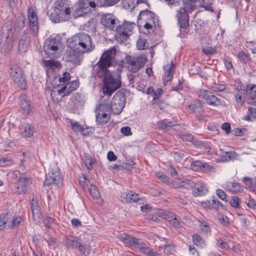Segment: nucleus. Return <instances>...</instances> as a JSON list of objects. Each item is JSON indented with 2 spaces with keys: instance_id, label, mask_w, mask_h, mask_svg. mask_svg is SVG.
Wrapping results in <instances>:
<instances>
[{
  "instance_id": "cd10ccee",
  "label": "nucleus",
  "mask_w": 256,
  "mask_h": 256,
  "mask_svg": "<svg viewBox=\"0 0 256 256\" xmlns=\"http://www.w3.org/2000/svg\"><path fill=\"white\" fill-rule=\"evenodd\" d=\"M12 48V40L10 38L6 39L4 37H2L0 44V49L2 50V52H8Z\"/></svg>"
},
{
  "instance_id": "f704fd0d",
  "label": "nucleus",
  "mask_w": 256,
  "mask_h": 256,
  "mask_svg": "<svg viewBox=\"0 0 256 256\" xmlns=\"http://www.w3.org/2000/svg\"><path fill=\"white\" fill-rule=\"evenodd\" d=\"M244 92H245L249 97L256 96V85L254 84H247L245 88L244 89Z\"/></svg>"
},
{
  "instance_id": "e2e57ef3",
  "label": "nucleus",
  "mask_w": 256,
  "mask_h": 256,
  "mask_svg": "<svg viewBox=\"0 0 256 256\" xmlns=\"http://www.w3.org/2000/svg\"><path fill=\"white\" fill-rule=\"evenodd\" d=\"M226 88L224 84L214 83L212 86V90L214 92H221L224 90Z\"/></svg>"
},
{
  "instance_id": "13d9d810",
  "label": "nucleus",
  "mask_w": 256,
  "mask_h": 256,
  "mask_svg": "<svg viewBox=\"0 0 256 256\" xmlns=\"http://www.w3.org/2000/svg\"><path fill=\"white\" fill-rule=\"evenodd\" d=\"M156 175L160 180L168 185L170 178L165 174L162 172H156Z\"/></svg>"
},
{
  "instance_id": "7ed1b4c3",
  "label": "nucleus",
  "mask_w": 256,
  "mask_h": 256,
  "mask_svg": "<svg viewBox=\"0 0 256 256\" xmlns=\"http://www.w3.org/2000/svg\"><path fill=\"white\" fill-rule=\"evenodd\" d=\"M101 0H80L76 5L73 16L76 18L96 11L99 7L104 6Z\"/></svg>"
},
{
  "instance_id": "c85d7f7f",
  "label": "nucleus",
  "mask_w": 256,
  "mask_h": 256,
  "mask_svg": "<svg viewBox=\"0 0 256 256\" xmlns=\"http://www.w3.org/2000/svg\"><path fill=\"white\" fill-rule=\"evenodd\" d=\"M154 214H158V218L160 219V218L164 216V218L166 220L170 222V220L172 219L174 216H176V214L172 212L169 211H166L163 209H158V210H154V212H152Z\"/></svg>"
},
{
  "instance_id": "052dcab7",
  "label": "nucleus",
  "mask_w": 256,
  "mask_h": 256,
  "mask_svg": "<svg viewBox=\"0 0 256 256\" xmlns=\"http://www.w3.org/2000/svg\"><path fill=\"white\" fill-rule=\"evenodd\" d=\"M192 240L196 246H200L204 244V240L198 234H193Z\"/></svg>"
},
{
  "instance_id": "a18cd8bd",
  "label": "nucleus",
  "mask_w": 256,
  "mask_h": 256,
  "mask_svg": "<svg viewBox=\"0 0 256 256\" xmlns=\"http://www.w3.org/2000/svg\"><path fill=\"white\" fill-rule=\"evenodd\" d=\"M145 16H147V20L152 22V23H156V20H158L154 13L148 9H145Z\"/></svg>"
},
{
  "instance_id": "338daca9",
  "label": "nucleus",
  "mask_w": 256,
  "mask_h": 256,
  "mask_svg": "<svg viewBox=\"0 0 256 256\" xmlns=\"http://www.w3.org/2000/svg\"><path fill=\"white\" fill-rule=\"evenodd\" d=\"M216 194L217 196L224 201L228 202V200L226 199V194L222 190L220 189H218L216 190Z\"/></svg>"
},
{
  "instance_id": "ea45409f",
  "label": "nucleus",
  "mask_w": 256,
  "mask_h": 256,
  "mask_svg": "<svg viewBox=\"0 0 256 256\" xmlns=\"http://www.w3.org/2000/svg\"><path fill=\"white\" fill-rule=\"evenodd\" d=\"M158 124L160 129L166 130L169 127H172L174 126L172 122L168 121L166 120H162L158 122Z\"/></svg>"
},
{
  "instance_id": "4d7b16f0",
  "label": "nucleus",
  "mask_w": 256,
  "mask_h": 256,
  "mask_svg": "<svg viewBox=\"0 0 256 256\" xmlns=\"http://www.w3.org/2000/svg\"><path fill=\"white\" fill-rule=\"evenodd\" d=\"M182 221L176 215L170 220V224L174 228H178L181 224Z\"/></svg>"
},
{
  "instance_id": "69168bd1",
  "label": "nucleus",
  "mask_w": 256,
  "mask_h": 256,
  "mask_svg": "<svg viewBox=\"0 0 256 256\" xmlns=\"http://www.w3.org/2000/svg\"><path fill=\"white\" fill-rule=\"evenodd\" d=\"M20 222L21 218L20 217H16L9 221V224H10V226L14 228L18 226Z\"/></svg>"
},
{
  "instance_id": "a878e982",
  "label": "nucleus",
  "mask_w": 256,
  "mask_h": 256,
  "mask_svg": "<svg viewBox=\"0 0 256 256\" xmlns=\"http://www.w3.org/2000/svg\"><path fill=\"white\" fill-rule=\"evenodd\" d=\"M30 41V38L28 34H25L22 36L20 40L18 46L19 52L22 53L25 52L28 48V44Z\"/></svg>"
},
{
  "instance_id": "a19ab883",
  "label": "nucleus",
  "mask_w": 256,
  "mask_h": 256,
  "mask_svg": "<svg viewBox=\"0 0 256 256\" xmlns=\"http://www.w3.org/2000/svg\"><path fill=\"white\" fill-rule=\"evenodd\" d=\"M212 209L216 211L220 209L225 210L226 208L218 200H216L214 197L212 200Z\"/></svg>"
},
{
  "instance_id": "f3484780",
  "label": "nucleus",
  "mask_w": 256,
  "mask_h": 256,
  "mask_svg": "<svg viewBox=\"0 0 256 256\" xmlns=\"http://www.w3.org/2000/svg\"><path fill=\"white\" fill-rule=\"evenodd\" d=\"M78 86V82L72 80L70 82H67L65 86H62L58 90V94L60 96L64 97L70 94L72 92L75 90Z\"/></svg>"
},
{
  "instance_id": "f257e3e1",
  "label": "nucleus",
  "mask_w": 256,
  "mask_h": 256,
  "mask_svg": "<svg viewBox=\"0 0 256 256\" xmlns=\"http://www.w3.org/2000/svg\"><path fill=\"white\" fill-rule=\"evenodd\" d=\"M116 50L113 47L104 52L96 66L98 76L104 78L103 80V92L104 94L111 96L112 94L121 86L120 72L123 68L122 66L117 68L116 78H114L110 71L108 70L114 60Z\"/></svg>"
},
{
  "instance_id": "49530a36",
  "label": "nucleus",
  "mask_w": 256,
  "mask_h": 256,
  "mask_svg": "<svg viewBox=\"0 0 256 256\" xmlns=\"http://www.w3.org/2000/svg\"><path fill=\"white\" fill-rule=\"evenodd\" d=\"M198 223L200 230L202 232L206 234L210 232V229L208 222L198 220Z\"/></svg>"
},
{
  "instance_id": "6ab92c4d",
  "label": "nucleus",
  "mask_w": 256,
  "mask_h": 256,
  "mask_svg": "<svg viewBox=\"0 0 256 256\" xmlns=\"http://www.w3.org/2000/svg\"><path fill=\"white\" fill-rule=\"evenodd\" d=\"M18 33L17 29L12 26L11 23H6L2 27V36L6 39L10 38L12 40Z\"/></svg>"
},
{
  "instance_id": "dca6fc26",
  "label": "nucleus",
  "mask_w": 256,
  "mask_h": 256,
  "mask_svg": "<svg viewBox=\"0 0 256 256\" xmlns=\"http://www.w3.org/2000/svg\"><path fill=\"white\" fill-rule=\"evenodd\" d=\"M32 184V180L30 178L20 176L16 183V192L18 194L26 192L28 190V186Z\"/></svg>"
},
{
  "instance_id": "9d476101",
  "label": "nucleus",
  "mask_w": 256,
  "mask_h": 256,
  "mask_svg": "<svg viewBox=\"0 0 256 256\" xmlns=\"http://www.w3.org/2000/svg\"><path fill=\"white\" fill-rule=\"evenodd\" d=\"M62 179L61 177L60 172L58 170L54 171L52 170L46 176V178L44 182V186L48 187L56 186L60 187L62 185Z\"/></svg>"
},
{
  "instance_id": "bf43d9fd",
  "label": "nucleus",
  "mask_w": 256,
  "mask_h": 256,
  "mask_svg": "<svg viewBox=\"0 0 256 256\" xmlns=\"http://www.w3.org/2000/svg\"><path fill=\"white\" fill-rule=\"evenodd\" d=\"M70 122L71 124L72 130L74 132H80L84 130L82 127L78 122L70 120Z\"/></svg>"
},
{
  "instance_id": "0eeeda50",
  "label": "nucleus",
  "mask_w": 256,
  "mask_h": 256,
  "mask_svg": "<svg viewBox=\"0 0 256 256\" xmlns=\"http://www.w3.org/2000/svg\"><path fill=\"white\" fill-rule=\"evenodd\" d=\"M11 78L18 86L22 89L25 90L27 83L24 74L18 64L11 66L9 71Z\"/></svg>"
},
{
  "instance_id": "79ce46f5",
  "label": "nucleus",
  "mask_w": 256,
  "mask_h": 256,
  "mask_svg": "<svg viewBox=\"0 0 256 256\" xmlns=\"http://www.w3.org/2000/svg\"><path fill=\"white\" fill-rule=\"evenodd\" d=\"M89 192L94 198L98 199L100 197V193L96 186L90 184L89 188Z\"/></svg>"
},
{
  "instance_id": "774afa93",
  "label": "nucleus",
  "mask_w": 256,
  "mask_h": 256,
  "mask_svg": "<svg viewBox=\"0 0 256 256\" xmlns=\"http://www.w3.org/2000/svg\"><path fill=\"white\" fill-rule=\"evenodd\" d=\"M70 76L68 72H64L62 74V76L59 78V81L60 82L66 83L70 80Z\"/></svg>"
},
{
  "instance_id": "72a5a7b5",
  "label": "nucleus",
  "mask_w": 256,
  "mask_h": 256,
  "mask_svg": "<svg viewBox=\"0 0 256 256\" xmlns=\"http://www.w3.org/2000/svg\"><path fill=\"white\" fill-rule=\"evenodd\" d=\"M226 188L233 192H237L240 191L242 188L238 183L227 182L226 184Z\"/></svg>"
},
{
  "instance_id": "c03bdc74",
  "label": "nucleus",
  "mask_w": 256,
  "mask_h": 256,
  "mask_svg": "<svg viewBox=\"0 0 256 256\" xmlns=\"http://www.w3.org/2000/svg\"><path fill=\"white\" fill-rule=\"evenodd\" d=\"M238 58L244 64H246L250 60V56L243 51L238 52Z\"/></svg>"
},
{
  "instance_id": "864d4df0",
  "label": "nucleus",
  "mask_w": 256,
  "mask_h": 256,
  "mask_svg": "<svg viewBox=\"0 0 256 256\" xmlns=\"http://www.w3.org/2000/svg\"><path fill=\"white\" fill-rule=\"evenodd\" d=\"M44 62L46 66L52 68H57L60 66V63L58 62H55L52 60H46Z\"/></svg>"
},
{
  "instance_id": "473e14b6",
  "label": "nucleus",
  "mask_w": 256,
  "mask_h": 256,
  "mask_svg": "<svg viewBox=\"0 0 256 256\" xmlns=\"http://www.w3.org/2000/svg\"><path fill=\"white\" fill-rule=\"evenodd\" d=\"M124 199L128 202H137L140 198L138 194L130 191L126 194Z\"/></svg>"
},
{
  "instance_id": "37998d69",
  "label": "nucleus",
  "mask_w": 256,
  "mask_h": 256,
  "mask_svg": "<svg viewBox=\"0 0 256 256\" xmlns=\"http://www.w3.org/2000/svg\"><path fill=\"white\" fill-rule=\"evenodd\" d=\"M24 16H19L16 20L14 28H16L19 32L20 30L24 28Z\"/></svg>"
},
{
  "instance_id": "f03ea898",
  "label": "nucleus",
  "mask_w": 256,
  "mask_h": 256,
  "mask_svg": "<svg viewBox=\"0 0 256 256\" xmlns=\"http://www.w3.org/2000/svg\"><path fill=\"white\" fill-rule=\"evenodd\" d=\"M66 45L68 48L83 54L90 53L95 48L90 36L84 32L76 34L68 38Z\"/></svg>"
},
{
  "instance_id": "8fccbe9b",
  "label": "nucleus",
  "mask_w": 256,
  "mask_h": 256,
  "mask_svg": "<svg viewBox=\"0 0 256 256\" xmlns=\"http://www.w3.org/2000/svg\"><path fill=\"white\" fill-rule=\"evenodd\" d=\"M44 226L48 228H50L52 225L54 224L56 222V220L51 216H46L44 219Z\"/></svg>"
},
{
  "instance_id": "4c0bfd02",
  "label": "nucleus",
  "mask_w": 256,
  "mask_h": 256,
  "mask_svg": "<svg viewBox=\"0 0 256 256\" xmlns=\"http://www.w3.org/2000/svg\"><path fill=\"white\" fill-rule=\"evenodd\" d=\"M212 93L207 90L204 88L200 89L198 92V98L204 100L206 102L209 98V96Z\"/></svg>"
},
{
  "instance_id": "bb28decb",
  "label": "nucleus",
  "mask_w": 256,
  "mask_h": 256,
  "mask_svg": "<svg viewBox=\"0 0 256 256\" xmlns=\"http://www.w3.org/2000/svg\"><path fill=\"white\" fill-rule=\"evenodd\" d=\"M54 10H60L61 9H64L65 14H67L68 8H70V6L68 3L67 0H57L54 4Z\"/></svg>"
},
{
  "instance_id": "ddd939ff",
  "label": "nucleus",
  "mask_w": 256,
  "mask_h": 256,
  "mask_svg": "<svg viewBox=\"0 0 256 256\" xmlns=\"http://www.w3.org/2000/svg\"><path fill=\"white\" fill-rule=\"evenodd\" d=\"M118 23V20L114 15L109 14L104 15L100 20V24L111 30H116Z\"/></svg>"
},
{
  "instance_id": "09e8293b",
  "label": "nucleus",
  "mask_w": 256,
  "mask_h": 256,
  "mask_svg": "<svg viewBox=\"0 0 256 256\" xmlns=\"http://www.w3.org/2000/svg\"><path fill=\"white\" fill-rule=\"evenodd\" d=\"M174 66V64L172 62L168 68L166 70L165 74L166 76L168 81L170 80L173 78Z\"/></svg>"
},
{
  "instance_id": "e433bc0d",
  "label": "nucleus",
  "mask_w": 256,
  "mask_h": 256,
  "mask_svg": "<svg viewBox=\"0 0 256 256\" xmlns=\"http://www.w3.org/2000/svg\"><path fill=\"white\" fill-rule=\"evenodd\" d=\"M206 104L208 105L213 106H219L221 104V102L220 100L217 98L216 96L212 94L208 100L206 102Z\"/></svg>"
},
{
  "instance_id": "0e129e2a",
  "label": "nucleus",
  "mask_w": 256,
  "mask_h": 256,
  "mask_svg": "<svg viewBox=\"0 0 256 256\" xmlns=\"http://www.w3.org/2000/svg\"><path fill=\"white\" fill-rule=\"evenodd\" d=\"M216 244L219 248L224 250H228L230 248L229 245L226 242H224L220 239H216Z\"/></svg>"
},
{
  "instance_id": "20e7f679",
  "label": "nucleus",
  "mask_w": 256,
  "mask_h": 256,
  "mask_svg": "<svg viewBox=\"0 0 256 256\" xmlns=\"http://www.w3.org/2000/svg\"><path fill=\"white\" fill-rule=\"evenodd\" d=\"M101 0H80L76 5L73 16L76 18L96 11L99 7L104 6Z\"/></svg>"
},
{
  "instance_id": "6e6d98bb",
  "label": "nucleus",
  "mask_w": 256,
  "mask_h": 256,
  "mask_svg": "<svg viewBox=\"0 0 256 256\" xmlns=\"http://www.w3.org/2000/svg\"><path fill=\"white\" fill-rule=\"evenodd\" d=\"M122 6L126 10H132L134 8L132 0H123L122 2Z\"/></svg>"
},
{
  "instance_id": "393cba45",
  "label": "nucleus",
  "mask_w": 256,
  "mask_h": 256,
  "mask_svg": "<svg viewBox=\"0 0 256 256\" xmlns=\"http://www.w3.org/2000/svg\"><path fill=\"white\" fill-rule=\"evenodd\" d=\"M118 238L122 240L124 243L126 244L129 246H133L134 247L138 246V240L134 238L130 235L123 234L120 235Z\"/></svg>"
},
{
  "instance_id": "2eb2a0df",
  "label": "nucleus",
  "mask_w": 256,
  "mask_h": 256,
  "mask_svg": "<svg viewBox=\"0 0 256 256\" xmlns=\"http://www.w3.org/2000/svg\"><path fill=\"white\" fill-rule=\"evenodd\" d=\"M64 244L68 248H79L81 252H84V246L81 244L80 240L73 236L69 235L65 236L64 240Z\"/></svg>"
},
{
  "instance_id": "f8f14e48",
  "label": "nucleus",
  "mask_w": 256,
  "mask_h": 256,
  "mask_svg": "<svg viewBox=\"0 0 256 256\" xmlns=\"http://www.w3.org/2000/svg\"><path fill=\"white\" fill-rule=\"evenodd\" d=\"M64 9L54 10L50 15V20L54 22H60L68 20L70 17L71 10L68 8L67 14Z\"/></svg>"
},
{
  "instance_id": "603ef678",
  "label": "nucleus",
  "mask_w": 256,
  "mask_h": 256,
  "mask_svg": "<svg viewBox=\"0 0 256 256\" xmlns=\"http://www.w3.org/2000/svg\"><path fill=\"white\" fill-rule=\"evenodd\" d=\"M226 156H227V158H225L226 162L234 160H239L238 158V154L234 151L226 152Z\"/></svg>"
},
{
  "instance_id": "4468645a",
  "label": "nucleus",
  "mask_w": 256,
  "mask_h": 256,
  "mask_svg": "<svg viewBox=\"0 0 256 256\" xmlns=\"http://www.w3.org/2000/svg\"><path fill=\"white\" fill-rule=\"evenodd\" d=\"M82 54H84L82 52L70 48V50L66 52L64 56L66 61L71 62L75 64H80L83 60Z\"/></svg>"
},
{
  "instance_id": "6e6552de",
  "label": "nucleus",
  "mask_w": 256,
  "mask_h": 256,
  "mask_svg": "<svg viewBox=\"0 0 256 256\" xmlns=\"http://www.w3.org/2000/svg\"><path fill=\"white\" fill-rule=\"evenodd\" d=\"M134 24L131 22H126L121 26L118 24L116 28V36L117 40L124 42L132 34L134 26Z\"/></svg>"
},
{
  "instance_id": "3c124183",
  "label": "nucleus",
  "mask_w": 256,
  "mask_h": 256,
  "mask_svg": "<svg viewBox=\"0 0 256 256\" xmlns=\"http://www.w3.org/2000/svg\"><path fill=\"white\" fill-rule=\"evenodd\" d=\"M204 164V162L202 160H196L192 164L191 166L194 170H202Z\"/></svg>"
},
{
  "instance_id": "aec40b11",
  "label": "nucleus",
  "mask_w": 256,
  "mask_h": 256,
  "mask_svg": "<svg viewBox=\"0 0 256 256\" xmlns=\"http://www.w3.org/2000/svg\"><path fill=\"white\" fill-rule=\"evenodd\" d=\"M28 17L30 26L32 29L34 34L38 33V16L32 8H30L28 10Z\"/></svg>"
},
{
  "instance_id": "58836bf2",
  "label": "nucleus",
  "mask_w": 256,
  "mask_h": 256,
  "mask_svg": "<svg viewBox=\"0 0 256 256\" xmlns=\"http://www.w3.org/2000/svg\"><path fill=\"white\" fill-rule=\"evenodd\" d=\"M8 214H6L0 216V230H2L5 227H10L8 222Z\"/></svg>"
},
{
  "instance_id": "39448f33",
  "label": "nucleus",
  "mask_w": 256,
  "mask_h": 256,
  "mask_svg": "<svg viewBox=\"0 0 256 256\" xmlns=\"http://www.w3.org/2000/svg\"><path fill=\"white\" fill-rule=\"evenodd\" d=\"M122 62L129 71L136 72L144 64V57L143 55L136 56L126 55L123 60Z\"/></svg>"
},
{
  "instance_id": "680f3d73",
  "label": "nucleus",
  "mask_w": 256,
  "mask_h": 256,
  "mask_svg": "<svg viewBox=\"0 0 256 256\" xmlns=\"http://www.w3.org/2000/svg\"><path fill=\"white\" fill-rule=\"evenodd\" d=\"M202 170L208 172H216V168L213 165H210L204 163Z\"/></svg>"
},
{
  "instance_id": "412c9836",
  "label": "nucleus",
  "mask_w": 256,
  "mask_h": 256,
  "mask_svg": "<svg viewBox=\"0 0 256 256\" xmlns=\"http://www.w3.org/2000/svg\"><path fill=\"white\" fill-rule=\"evenodd\" d=\"M188 110L189 113L192 114L204 113V106L199 100H195L191 102L188 106Z\"/></svg>"
},
{
  "instance_id": "5701e85b",
  "label": "nucleus",
  "mask_w": 256,
  "mask_h": 256,
  "mask_svg": "<svg viewBox=\"0 0 256 256\" xmlns=\"http://www.w3.org/2000/svg\"><path fill=\"white\" fill-rule=\"evenodd\" d=\"M158 209H153L148 204H145V219L150 221L154 222H159L160 219L158 218V214H154L152 212L154 210H158Z\"/></svg>"
},
{
  "instance_id": "1a4fd4ad",
  "label": "nucleus",
  "mask_w": 256,
  "mask_h": 256,
  "mask_svg": "<svg viewBox=\"0 0 256 256\" xmlns=\"http://www.w3.org/2000/svg\"><path fill=\"white\" fill-rule=\"evenodd\" d=\"M126 100V98L123 92L115 93L111 102L110 110L114 114H120L125 106Z\"/></svg>"
},
{
  "instance_id": "de8ad7c7",
  "label": "nucleus",
  "mask_w": 256,
  "mask_h": 256,
  "mask_svg": "<svg viewBox=\"0 0 256 256\" xmlns=\"http://www.w3.org/2000/svg\"><path fill=\"white\" fill-rule=\"evenodd\" d=\"M240 200L236 196H232L230 199V206L235 208H240Z\"/></svg>"
},
{
  "instance_id": "c756f323",
  "label": "nucleus",
  "mask_w": 256,
  "mask_h": 256,
  "mask_svg": "<svg viewBox=\"0 0 256 256\" xmlns=\"http://www.w3.org/2000/svg\"><path fill=\"white\" fill-rule=\"evenodd\" d=\"M20 104L22 108L28 114L30 111V106L29 101L26 99V96L22 94L20 96Z\"/></svg>"
},
{
  "instance_id": "4be33fe9",
  "label": "nucleus",
  "mask_w": 256,
  "mask_h": 256,
  "mask_svg": "<svg viewBox=\"0 0 256 256\" xmlns=\"http://www.w3.org/2000/svg\"><path fill=\"white\" fill-rule=\"evenodd\" d=\"M192 183V181L185 180H169V182L168 184L170 187L173 188H188L189 186H190Z\"/></svg>"
},
{
  "instance_id": "7c9ffc66",
  "label": "nucleus",
  "mask_w": 256,
  "mask_h": 256,
  "mask_svg": "<svg viewBox=\"0 0 256 256\" xmlns=\"http://www.w3.org/2000/svg\"><path fill=\"white\" fill-rule=\"evenodd\" d=\"M242 182L248 186L250 190H256V178H252L248 176L244 177Z\"/></svg>"
},
{
  "instance_id": "c9c22d12",
  "label": "nucleus",
  "mask_w": 256,
  "mask_h": 256,
  "mask_svg": "<svg viewBox=\"0 0 256 256\" xmlns=\"http://www.w3.org/2000/svg\"><path fill=\"white\" fill-rule=\"evenodd\" d=\"M206 40L207 38L206 37L203 38L201 39V42L202 44V52L204 54L206 55H210L214 54L215 52V50L214 48H212V46H204V42H206Z\"/></svg>"
},
{
  "instance_id": "2f4dec72",
  "label": "nucleus",
  "mask_w": 256,
  "mask_h": 256,
  "mask_svg": "<svg viewBox=\"0 0 256 256\" xmlns=\"http://www.w3.org/2000/svg\"><path fill=\"white\" fill-rule=\"evenodd\" d=\"M30 208L33 218H34L35 216L38 218L40 215V207L38 205L37 202L34 198L32 200Z\"/></svg>"
},
{
  "instance_id": "a211bd4d",
  "label": "nucleus",
  "mask_w": 256,
  "mask_h": 256,
  "mask_svg": "<svg viewBox=\"0 0 256 256\" xmlns=\"http://www.w3.org/2000/svg\"><path fill=\"white\" fill-rule=\"evenodd\" d=\"M192 183L190 186L194 188L192 191V194L194 196H200L205 195L208 191L206 186H205L204 183L198 182Z\"/></svg>"
},
{
  "instance_id": "5fc2aeb1",
  "label": "nucleus",
  "mask_w": 256,
  "mask_h": 256,
  "mask_svg": "<svg viewBox=\"0 0 256 256\" xmlns=\"http://www.w3.org/2000/svg\"><path fill=\"white\" fill-rule=\"evenodd\" d=\"M156 26V23H152V22L148 21L145 23V29L147 30V32L145 31V34H150L153 32L154 30L153 26Z\"/></svg>"
},
{
  "instance_id": "b1692460",
  "label": "nucleus",
  "mask_w": 256,
  "mask_h": 256,
  "mask_svg": "<svg viewBox=\"0 0 256 256\" xmlns=\"http://www.w3.org/2000/svg\"><path fill=\"white\" fill-rule=\"evenodd\" d=\"M20 134L24 137H30L34 132V128L29 124L24 123L21 124L20 127Z\"/></svg>"
},
{
  "instance_id": "423d86ee",
  "label": "nucleus",
  "mask_w": 256,
  "mask_h": 256,
  "mask_svg": "<svg viewBox=\"0 0 256 256\" xmlns=\"http://www.w3.org/2000/svg\"><path fill=\"white\" fill-rule=\"evenodd\" d=\"M110 108L108 104L101 103L96 110V122L102 126L106 124L110 118Z\"/></svg>"
},
{
  "instance_id": "9b49d317",
  "label": "nucleus",
  "mask_w": 256,
  "mask_h": 256,
  "mask_svg": "<svg viewBox=\"0 0 256 256\" xmlns=\"http://www.w3.org/2000/svg\"><path fill=\"white\" fill-rule=\"evenodd\" d=\"M60 42L56 38H47L44 44V50L46 55L50 58H55L58 50Z\"/></svg>"
}]
</instances>
